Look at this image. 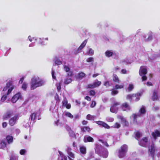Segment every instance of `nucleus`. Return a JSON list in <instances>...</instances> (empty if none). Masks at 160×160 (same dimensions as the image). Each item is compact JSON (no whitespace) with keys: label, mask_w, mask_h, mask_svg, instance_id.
<instances>
[{"label":"nucleus","mask_w":160,"mask_h":160,"mask_svg":"<svg viewBox=\"0 0 160 160\" xmlns=\"http://www.w3.org/2000/svg\"><path fill=\"white\" fill-rule=\"evenodd\" d=\"M139 144L141 146L147 147L150 146L149 147V152L152 156H154L155 150L154 145L152 141H148L147 138H142L139 142Z\"/></svg>","instance_id":"f257e3e1"},{"label":"nucleus","mask_w":160,"mask_h":160,"mask_svg":"<svg viewBox=\"0 0 160 160\" xmlns=\"http://www.w3.org/2000/svg\"><path fill=\"white\" fill-rule=\"evenodd\" d=\"M45 83V81L44 80L40 79L38 77H34L31 79V88L34 90L37 87L44 85Z\"/></svg>","instance_id":"f03ea898"},{"label":"nucleus","mask_w":160,"mask_h":160,"mask_svg":"<svg viewBox=\"0 0 160 160\" xmlns=\"http://www.w3.org/2000/svg\"><path fill=\"white\" fill-rule=\"evenodd\" d=\"M146 112L145 108L144 106H142L139 110V112L138 114H133L131 117V118L133 119L134 122L138 123V120L140 118V116L145 113Z\"/></svg>","instance_id":"7ed1b4c3"},{"label":"nucleus","mask_w":160,"mask_h":160,"mask_svg":"<svg viewBox=\"0 0 160 160\" xmlns=\"http://www.w3.org/2000/svg\"><path fill=\"white\" fill-rule=\"evenodd\" d=\"M141 95L140 93H137L136 94H128L126 96V99L130 102L132 101L137 102L140 100Z\"/></svg>","instance_id":"20e7f679"},{"label":"nucleus","mask_w":160,"mask_h":160,"mask_svg":"<svg viewBox=\"0 0 160 160\" xmlns=\"http://www.w3.org/2000/svg\"><path fill=\"white\" fill-rule=\"evenodd\" d=\"M128 150V146L125 144L122 146L118 150V157L120 158H123L126 155Z\"/></svg>","instance_id":"39448f33"},{"label":"nucleus","mask_w":160,"mask_h":160,"mask_svg":"<svg viewBox=\"0 0 160 160\" xmlns=\"http://www.w3.org/2000/svg\"><path fill=\"white\" fill-rule=\"evenodd\" d=\"M105 148H103L102 145L99 144H95V150L96 153L98 154L99 155H101L105 157V156L107 155V152H106L105 155H102L101 152L103 149Z\"/></svg>","instance_id":"423d86ee"},{"label":"nucleus","mask_w":160,"mask_h":160,"mask_svg":"<svg viewBox=\"0 0 160 160\" xmlns=\"http://www.w3.org/2000/svg\"><path fill=\"white\" fill-rule=\"evenodd\" d=\"M15 86L13 85L12 82V81H10L6 84V86L3 89V91H8L7 93V95L9 94L14 88Z\"/></svg>","instance_id":"0eeeda50"},{"label":"nucleus","mask_w":160,"mask_h":160,"mask_svg":"<svg viewBox=\"0 0 160 160\" xmlns=\"http://www.w3.org/2000/svg\"><path fill=\"white\" fill-rule=\"evenodd\" d=\"M147 73V69L146 67L144 66L141 67L139 71V75L142 76V81H144L147 80V77L145 75Z\"/></svg>","instance_id":"6e6552de"},{"label":"nucleus","mask_w":160,"mask_h":160,"mask_svg":"<svg viewBox=\"0 0 160 160\" xmlns=\"http://www.w3.org/2000/svg\"><path fill=\"white\" fill-rule=\"evenodd\" d=\"M120 102H115L111 106L110 109V112L112 113H117L118 109V106L120 105Z\"/></svg>","instance_id":"1a4fd4ad"},{"label":"nucleus","mask_w":160,"mask_h":160,"mask_svg":"<svg viewBox=\"0 0 160 160\" xmlns=\"http://www.w3.org/2000/svg\"><path fill=\"white\" fill-rule=\"evenodd\" d=\"M101 84V82L99 81L96 79L93 83L88 85V87L89 88H93L99 86Z\"/></svg>","instance_id":"9d476101"},{"label":"nucleus","mask_w":160,"mask_h":160,"mask_svg":"<svg viewBox=\"0 0 160 160\" xmlns=\"http://www.w3.org/2000/svg\"><path fill=\"white\" fill-rule=\"evenodd\" d=\"M39 116L40 113L39 112H36L32 113L30 115L31 121H32L33 122L36 119H37L38 120L40 119V118H39Z\"/></svg>","instance_id":"9b49d317"},{"label":"nucleus","mask_w":160,"mask_h":160,"mask_svg":"<svg viewBox=\"0 0 160 160\" xmlns=\"http://www.w3.org/2000/svg\"><path fill=\"white\" fill-rule=\"evenodd\" d=\"M21 98V93L18 92L11 99V102L13 103H15L16 101L19 99Z\"/></svg>","instance_id":"f8f14e48"},{"label":"nucleus","mask_w":160,"mask_h":160,"mask_svg":"<svg viewBox=\"0 0 160 160\" xmlns=\"http://www.w3.org/2000/svg\"><path fill=\"white\" fill-rule=\"evenodd\" d=\"M13 115V112L12 110L8 111L3 116L4 119H7Z\"/></svg>","instance_id":"ddd939ff"},{"label":"nucleus","mask_w":160,"mask_h":160,"mask_svg":"<svg viewBox=\"0 0 160 160\" xmlns=\"http://www.w3.org/2000/svg\"><path fill=\"white\" fill-rule=\"evenodd\" d=\"M18 119V117L17 116H14L10 119L9 124L11 126H13L17 122Z\"/></svg>","instance_id":"4468645a"},{"label":"nucleus","mask_w":160,"mask_h":160,"mask_svg":"<svg viewBox=\"0 0 160 160\" xmlns=\"http://www.w3.org/2000/svg\"><path fill=\"white\" fill-rule=\"evenodd\" d=\"M83 141L85 142H93L94 141L93 139L92 138L88 135H85L84 137Z\"/></svg>","instance_id":"2eb2a0df"},{"label":"nucleus","mask_w":160,"mask_h":160,"mask_svg":"<svg viewBox=\"0 0 160 160\" xmlns=\"http://www.w3.org/2000/svg\"><path fill=\"white\" fill-rule=\"evenodd\" d=\"M122 109L124 111L130 110L131 108L127 103H123L122 106Z\"/></svg>","instance_id":"dca6fc26"},{"label":"nucleus","mask_w":160,"mask_h":160,"mask_svg":"<svg viewBox=\"0 0 160 160\" xmlns=\"http://www.w3.org/2000/svg\"><path fill=\"white\" fill-rule=\"evenodd\" d=\"M99 141L101 142L107 147H108L109 146H111L114 143L113 141H112L111 143L109 142V140L106 141L102 140H99Z\"/></svg>","instance_id":"f3484780"},{"label":"nucleus","mask_w":160,"mask_h":160,"mask_svg":"<svg viewBox=\"0 0 160 160\" xmlns=\"http://www.w3.org/2000/svg\"><path fill=\"white\" fill-rule=\"evenodd\" d=\"M152 135L155 139L157 137H160V131L156 130L152 133Z\"/></svg>","instance_id":"a211bd4d"},{"label":"nucleus","mask_w":160,"mask_h":160,"mask_svg":"<svg viewBox=\"0 0 160 160\" xmlns=\"http://www.w3.org/2000/svg\"><path fill=\"white\" fill-rule=\"evenodd\" d=\"M97 124L100 125L102 126L103 127L106 128H109L110 127L106 123H105L104 122L98 121L97 122Z\"/></svg>","instance_id":"6ab92c4d"},{"label":"nucleus","mask_w":160,"mask_h":160,"mask_svg":"<svg viewBox=\"0 0 160 160\" xmlns=\"http://www.w3.org/2000/svg\"><path fill=\"white\" fill-rule=\"evenodd\" d=\"M105 54L107 57H110L114 54V52L111 50H107L105 52Z\"/></svg>","instance_id":"aec40b11"},{"label":"nucleus","mask_w":160,"mask_h":160,"mask_svg":"<svg viewBox=\"0 0 160 160\" xmlns=\"http://www.w3.org/2000/svg\"><path fill=\"white\" fill-rule=\"evenodd\" d=\"M87 43V40H85L81 44L80 46L78 48V52H80L81 50L85 46Z\"/></svg>","instance_id":"412c9836"},{"label":"nucleus","mask_w":160,"mask_h":160,"mask_svg":"<svg viewBox=\"0 0 160 160\" xmlns=\"http://www.w3.org/2000/svg\"><path fill=\"white\" fill-rule=\"evenodd\" d=\"M79 149L80 152L83 154H85L86 153V148L84 146H80Z\"/></svg>","instance_id":"4be33fe9"},{"label":"nucleus","mask_w":160,"mask_h":160,"mask_svg":"<svg viewBox=\"0 0 160 160\" xmlns=\"http://www.w3.org/2000/svg\"><path fill=\"white\" fill-rule=\"evenodd\" d=\"M112 79L113 81L116 83H119L120 80L117 75L115 74H113L112 76Z\"/></svg>","instance_id":"5701e85b"},{"label":"nucleus","mask_w":160,"mask_h":160,"mask_svg":"<svg viewBox=\"0 0 160 160\" xmlns=\"http://www.w3.org/2000/svg\"><path fill=\"white\" fill-rule=\"evenodd\" d=\"M158 98V92L157 91H154L152 96V99L153 101L157 100Z\"/></svg>","instance_id":"b1692460"},{"label":"nucleus","mask_w":160,"mask_h":160,"mask_svg":"<svg viewBox=\"0 0 160 160\" xmlns=\"http://www.w3.org/2000/svg\"><path fill=\"white\" fill-rule=\"evenodd\" d=\"M132 62V60L129 58H127L122 61V63L123 64H130Z\"/></svg>","instance_id":"393cba45"},{"label":"nucleus","mask_w":160,"mask_h":160,"mask_svg":"<svg viewBox=\"0 0 160 160\" xmlns=\"http://www.w3.org/2000/svg\"><path fill=\"white\" fill-rule=\"evenodd\" d=\"M134 88V85L132 83H130L128 84V86L126 89V91L128 92L132 91Z\"/></svg>","instance_id":"a878e982"},{"label":"nucleus","mask_w":160,"mask_h":160,"mask_svg":"<svg viewBox=\"0 0 160 160\" xmlns=\"http://www.w3.org/2000/svg\"><path fill=\"white\" fill-rule=\"evenodd\" d=\"M6 139L8 144H10L12 142L13 140V137L10 135H8L6 137Z\"/></svg>","instance_id":"bb28decb"},{"label":"nucleus","mask_w":160,"mask_h":160,"mask_svg":"<svg viewBox=\"0 0 160 160\" xmlns=\"http://www.w3.org/2000/svg\"><path fill=\"white\" fill-rule=\"evenodd\" d=\"M59 153L60 155V157L59 158V159H60L61 160H67V157L62 152L59 151Z\"/></svg>","instance_id":"cd10ccee"},{"label":"nucleus","mask_w":160,"mask_h":160,"mask_svg":"<svg viewBox=\"0 0 160 160\" xmlns=\"http://www.w3.org/2000/svg\"><path fill=\"white\" fill-rule=\"evenodd\" d=\"M155 34L152 32H151L149 34L148 38L146 39H145V40L147 41H149L151 40L152 39V38L154 37H155Z\"/></svg>","instance_id":"c85d7f7f"},{"label":"nucleus","mask_w":160,"mask_h":160,"mask_svg":"<svg viewBox=\"0 0 160 160\" xmlns=\"http://www.w3.org/2000/svg\"><path fill=\"white\" fill-rule=\"evenodd\" d=\"M94 53V51L92 49L89 48L86 52V54L88 55H92Z\"/></svg>","instance_id":"c756f323"},{"label":"nucleus","mask_w":160,"mask_h":160,"mask_svg":"<svg viewBox=\"0 0 160 160\" xmlns=\"http://www.w3.org/2000/svg\"><path fill=\"white\" fill-rule=\"evenodd\" d=\"M106 152H107V156H105V157H104L103 156H101V155H99V156L100 157H103V158H107L108 156V151L107 149L105 148V149H103V151H102L101 153L102 155L105 156V154L106 153Z\"/></svg>","instance_id":"7c9ffc66"},{"label":"nucleus","mask_w":160,"mask_h":160,"mask_svg":"<svg viewBox=\"0 0 160 160\" xmlns=\"http://www.w3.org/2000/svg\"><path fill=\"white\" fill-rule=\"evenodd\" d=\"M44 39H45L46 40H48V38H42V39L41 38H39V43L42 45H45L46 44L43 41Z\"/></svg>","instance_id":"2f4dec72"},{"label":"nucleus","mask_w":160,"mask_h":160,"mask_svg":"<svg viewBox=\"0 0 160 160\" xmlns=\"http://www.w3.org/2000/svg\"><path fill=\"white\" fill-rule=\"evenodd\" d=\"M64 115L66 117H68L71 119L73 118L74 116L69 112H65L64 113Z\"/></svg>","instance_id":"473e14b6"},{"label":"nucleus","mask_w":160,"mask_h":160,"mask_svg":"<svg viewBox=\"0 0 160 160\" xmlns=\"http://www.w3.org/2000/svg\"><path fill=\"white\" fill-rule=\"evenodd\" d=\"M85 75V74L84 73L82 72H81L79 73L78 74L77 78L79 79H82L84 77Z\"/></svg>","instance_id":"72a5a7b5"},{"label":"nucleus","mask_w":160,"mask_h":160,"mask_svg":"<svg viewBox=\"0 0 160 160\" xmlns=\"http://www.w3.org/2000/svg\"><path fill=\"white\" fill-rule=\"evenodd\" d=\"M6 144L3 140L0 141V148H3L5 147Z\"/></svg>","instance_id":"f704fd0d"},{"label":"nucleus","mask_w":160,"mask_h":160,"mask_svg":"<svg viewBox=\"0 0 160 160\" xmlns=\"http://www.w3.org/2000/svg\"><path fill=\"white\" fill-rule=\"evenodd\" d=\"M118 118V119L121 120V122L123 123H125L126 122V120L122 116L118 115L117 116Z\"/></svg>","instance_id":"c9c22d12"},{"label":"nucleus","mask_w":160,"mask_h":160,"mask_svg":"<svg viewBox=\"0 0 160 160\" xmlns=\"http://www.w3.org/2000/svg\"><path fill=\"white\" fill-rule=\"evenodd\" d=\"M28 83L24 82L22 86V88L24 90H26L28 87Z\"/></svg>","instance_id":"e433bc0d"},{"label":"nucleus","mask_w":160,"mask_h":160,"mask_svg":"<svg viewBox=\"0 0 160 160\" xmlns=\"http://www.w3.org/2000/svg\"><path fill=\"white\" fill-rule=\"evenodd\" d=\"M29 40L31 42H35L37 40V39L35 38H32L30 36H29L28 37Z\"/></svg>","instance_id":"4c0bfd02"},{"label":"nucleus","mask_w":160,"mask_h":160,"mask_svg":"<svg viewBox=\"0 0 160 160\" xmlns=\"http://www.w3.org/2000/svg\"><path fill=\"white\" fill-rule=\"evenodd\" d=\"M82 131L86 132H89L90 131V128L87 127H85L82 128Z\"/></svg>","instance_id":"58836bf2"},{"label":"nucleus","mask_w":160,"mask_h":160,"mask_svg":"<svg viewBox=\"0 0 160 160\" xmlns=\"http://www.w3.org/2000/svg\"><path fill=\"white\" fill-rule=\"evenodd\" d=\"M90 156L88 157L87 159V160H90V159L92 158H94L93 154L94 153L93 152H91L90 153ZM94 160H100L99 159H95Z\"/></svg>","instance_id":"ea45409f"},{"label":"nucleus","mask_w":160,"mask_h":160,"mask_svg":"<svg viewBox=\"0 0 160 160\" xmlns=\"http://www.w3.org/2000/svg\"><path fill=\"white\" fill-rule=\"evenodd\" d=\"M124 87V85L123 84L118 85L116 84L115 85V88L116 89H121Z\"/></svg>","instance_id":"a19ab883"},{"label":"nucleus","mask_w":160,"mask_h":160,"mask_svg":"<svg viewBox=\"0 0 160 160\" xmlns=\"http://www.w3.org/2000/svg\"><path fill=\"white\" fill-rule=\"evenodd\" d=\"M106 120L107 122H111L114 121V119L112 117H108L106 118Z\"/></svg>","instance_id":"79ce46f5"},{"label":"nucleus","mask_w":160,"mask_h":160,"mask_svg":"<svg viewBox=\"0 0 160 160\" xmlns=\"http://www.w3.org/2000/svg\"><path fill=\"white\" fill-rule=\"evenodd\" d=\"M115 88L112 89V95H115L117 94L118 93V91Z\"/></svg>","instance_id":"37998d69"},{"label":"nucleus","mask_w":160,"mask_h":160,"mask_svg":"<svg viewBox=\"0 0 160 160\" xmlns=\"http://www.w3.org/2000/svg\"><path fill=\"white\" fill-rule=\"evenodd\" d=\"M141 136V133L139 132H137L135 134V138L138 139Z\"/></svg>","instance_id":"c03bdc74"},{"label":"nucleus","mask_w":160,"mask_h":160,"mask_svg":"<svg viewBox=\"0 0 160 160\" xmlns=\"http://www.w3.org/2000/svg\"><path fill=\"white\" fill-rule=\"evenodd\" d=\"M94 118V116L90 114H88L87 116V119L89 120H93Z\"/></svg>","instance_id":"a18cd8bd"},{"label":"nucleus","mask_w":160,"mask_h":160,"mask_svg":"<svg viewBox=\"0 0 160 160\" xmlns=\"http://www.w3.org/2000/svg\"><path fill=\"white\" fill-rule=\"evenodd\" d=\"M72 79L71 78H67L65 80L64 82L65 84H68L72 81Z\"/></svg>","instance_id":"49530a36"},{"label":"nucleus","mask_w":160,"mask_h":160,"mask_svg":"<svg viewBox=\"0 0 160 160\" xmlns=\"http://www.w3.org/2000/svg\"><path fill=\"white\" fill-rule=\"evenodd\" d=\"M64 70L66 72H68L70 71V68L69 67L66 65H64Z\"/></svg>","instance_id":"de8ad7c7"},{"label":"nucleus","mask_w":160,"mask_h":160,"mask_svg":"<svg viewBox=\"0 0 160 160\" xmlns=\"http://www.w3.org/2000/svg\"><path fill=\"white\" fill-rule=\"evenodd\" d=\"M27 152V151L25 149H21L20 151V154L21 155H24Z\"/></svg>","instance_id":"09e8293b"},{"label":"nucleus","mask_w":160,"mask_h":160,"mask_svg":"<svg viewBox=\"0 0 160 160\" xmlns=\"http://www.w3.org/2000/svg\"><path fill=\"white\" fill-rule=\"evenodd\" d=\"M69 157V158L70 160H73L72 159L70 158V157L74 158V155L72 152L68 154Z\"/></svg>","instance_id":"8fccbe9b"},{"label":"nucleus","mask_w":160,"mask_h":160,"mask_svg":"<svg viewBox=\"0 0 160 160\" xmlns=\"http://www.w3.org/2000/svg\"><path fill=\"white\" fill-rule=\"evenodd\" d=\"M120 124L119 123L116 122L113 126V127L115 128H119L120 127Z\"/></svg>","instance_id":"3c124183"},{"label":"nucleus","mask_w":160,"mask_h":160,"mask_svg":"<svg viewBox=\"0 0 160 160\" xmlns=\"http://www.w3.org/2000/svg\"><path fill=\"white\" fill-rule=\"evenodd\" d=\"M18 157L17 156H12L10 158V160H18Z\"/></svg>","instance_id":"603ef678"},{"label":"nucleus","mask_w":160,"mask_h":160,"mask_svg":"<svg viewBox=\"0 0 160 160\" xmlns=\"http://www.w3.org/2000/svg\"><path fill=\"white\" fill-rule=\"evenodd\" d=\"M55 63L57 65H60L62 64V62L59 59H57L55 61Z\"/></svg>","instance_id":"864d4df0"},{"label":"nucleus","mask_w":160,"mask_h":160,"mask_svg":"<svg viewBox=\"0 0 160 160\" xmlns=\"http://www.w3.org/2000/svg\"><path fill=\"white\" fill-rule=\"evenodd\" d=\"M94 58L92 57H90L87 59V62H92L93 61Z\"/></svg>","instance_id":"5fc2aeb1"},{"label":"nucleus","mask_w":160,"mask_h":160,"mask_svg":"<svg viewBox=\"0 0 160 160\" xmlns=\"http://www.w3.org/2000/svg\"><path fill=\"white\" fill-rule=\"evenodd\" d=\"M7 98V96L6 95H4L3 96L1 99V101L2 102H4L6 99Z\"/></svg>","instance_id":"6e6d98bb"},{"label":"nucleus","mask_w":160,"mask_h":160,"mask_svg":"<svg viewBox=\"0 0 160 160\" xmlns=\"http://www.w3.org/2000/svg\"><path fill=\"white\" fill-rule=\"evenodd\" d=\"M63 105L65 106L68 103L67 100L66 98H64L63 101L62 102Z\"/></svg>","instance_id":"4d7b16f0"},{"label":"nucleus","mask_w":160,"mask_h":160,"mask_svg":"<svg viewBox=\"0 0 160 160\" xmlns=\"http://www.w3.org/2000/svg\"><path fill=\"white\" fill-rule=\"evenodd\" d=\"M96 105V102L95 101H93L92 102V103L91 104V108L94 107Z\"/></svg>","instance_id":"13d9d810"},{"label":"nucleus","mask_w":160,"mask_h":160,"mask_svg":"<svg viewBox=\"0 0 160 160\" xmlns=\"http://www.w3.org/2000/svg\"><path fill=\"white\" fill-rule=\"evenodd\" d=\"M104 85L107 87H108L110 86V82L109 81H107L105 82L104 83Z\"/></svg>","instance_id":"bf43d9fd"},{"label":"nucleus","mask_w":160,"mask_h":160,"mask_svg":"<svg viewBox=\"0 0 160 160\" xmlns=\"http://www.w3.org/2000/svg\"><path fill=\"white\" fill-rule=\"evenodd\" d=\"M90 95L91 96H93L95 94V92L94 91L92 90H91L90 92Z\"/></svg>","instance_id":"052dcab7"},{"label":"nucleus","mask_w":160,"mask_h":160,"mask_svg":"<svg viewBox=\"0 0 160 160\" xmlns=\"http://www.w3.org/2000/svg\"><path fill=\"white\" fill-rule=\"evenodd\" d=\"M30 123H31V122H30ZM24 126L25 128H29L30 126L29 123L28 122H27Z\"/></svg>","instance_id":"680f3d73"},{"label":"nucleus","mask_w":160,"mask_h":160,"mask_svg":"<svg viewBox=\"0 0 160 160\" xmlns=\"http://www.w3.org/2000/svg\"><path fill=\"white\" fill-rule=\"evenodd\" d=\"M75 119H79L80 118V116L78 114H76L74 116Z\"/></svg>","instance_id":"e2e57ef3"},{"label":"nucleus","mask_w":160,"mask_h":160,"mask_svg":"<svg viewBox=\"0 0 160 160\" xmlns=\"http://www.w3.org/2000/svg\"><path fill=\"white\" fill-rule=\"evenodd\" d=\"M67 109H69L71 108V105L69 103H67L66 105L65 106Z\"/></svg>","instance_id":"0e129e2a"},{"label":"nucleus","mask_w":160,"mask_h":160,"mask_svg":"<svg viewBox=\"0 0 160 160\" xmlns=\"http://www.w3.org/2000/svg\"><path fill=\"white\" fill-rule=\"evenodd\" d=\"M67 151L68 154L70 153L71 152V148L69 147H68L67 149Z\"/></svg>","instance_id":"69168bd1"},{"label":"nucleus","mask_w":160,"mask_h":160,"mask_svg":"<svg viewBox=\"0 0 160 160\" xmlns=\"http://www.w3.org/2000/svg\"><path fill=\"white\" fill-rule=\"evenodd\" d=\"M54 71H53L52 70V77L53 79H55L56 77L54 75Z\"/></svg>","instance_id":"338daca9"},{"label":"nucleus","mask_w":160,"mask_h":160,"mask_svg":"<svg viewBox=\"0 0 160 160\" xmlns=\"http://www.w3.org/2000/svg\"><path fill=\"white\" fill-rule=\"evenodd\" d=\"M57 88L58 90H59L61 89V87L59 84H57L56 85Z\"/></svg>","instance_id":"774afa93"}]
</instances>
